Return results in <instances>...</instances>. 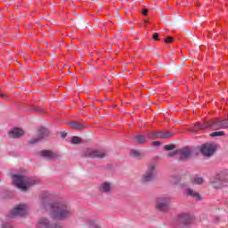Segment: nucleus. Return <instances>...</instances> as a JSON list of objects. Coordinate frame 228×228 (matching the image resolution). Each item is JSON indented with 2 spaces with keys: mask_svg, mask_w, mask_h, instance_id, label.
<instances>
[{
  "mask_svg": "<svg viewBox=\"0 0 228 228\" xmlns=\"http://www.w3.org/2000/svg\"><path fill=\"white\" fill-rule=\"evenodd\" d=\"M50 206V215L53 220H67L72 215V208L67 201H58Z\"/></svg>",
  "mask_w": 228,
  "mask_h": 228,
  "instance_id": "1",
  "label": "nucleus"
},
{
  "mask_svg": "<svg viewBox=\"0 0 228 228\" xmlns=\"http://www.w3.org/2000/svg\"><path fill=\"white\" fill-rule=\"evenodd\" d=\"M12 179V184L20 191H28L32 186L38 184V179L31 178L22 174H14Z\"/></svg>",
  "mask_w": 228,
  "mask_h": 228,
  "instance_id": "2",
  "label": "nucleus"
},
{
  "mask_svg": "<svg viewBox=\"0 0 228 228\" xmlns=\"http://www.w3.org/2000/svg\"><path fill=\"white\" fill-rule=\"evenodd\" d=\"M209 184L214 190L228 188V169L225 167L217 169L215 175L210 178Z\"/></svg>",
  "mask_w": 228,
  "mask_h": 228,
  "instance_id": "3",
  "label": "nucleus"
},
{
  "mask_svg": "<svg viewBox=\"0 0 228 228\" xmlns=\"http://www.w3.org/2000/svg\"><path fill=\"white\" fill-rule=\"evenodd\" d=\"M193 222V217L190 214H179L172 221V227H184L190 225Z\"/></svg>",
  "mask_w": 228,
  "mask_h": 228,
  "instance_id": "4",
  "label": "nucleus"
},
{
  "mask_svg": "<svg viewBox=\"0 0 228 228\" xmlns=\"http://www.w3.org/2000/svg\"><path fill=\"white\" fill-rule=\"evenodd\" d=\"M200 154V147L193 148L192 151L190 148H182L176 151L177 159L182 161L191 158V156H199Z\"/></svg>",
  "mask_w": 228,
  "mask_h": 228,
  "instance_id": "5",
  "label": "nucleus"
},
{
  "mask_svg": "<svg viewBox=\"0 0 228 228\" xmlns=\"http://www.w3.org/2000/svg\"><path fill=\"white\" fill-rule=\"evenodd\" d=\"M170 196L163 195L157 198L155 208L158 211L165 213L167 209L170 208Z\"/></svg>",
  "mask_w": 228,
  "mask_h": 228,
  "instance_id": "6",
  "label": "nucleus"
},
{
  "mask_svg": "<svg viewBox=\"0 0 228 228\" xmlns=\"http://www.w3.org/2000/svg\"><path fill=\"white\" fill-rule=\"evenodd\" d=\"M28 213H29V205L21 203L14 207V209L10 213V216L11 218H17V216H26Z\"/></svg>",
  "mask_w": 228,
  "mask_h": 228,
  "instance_id": "7",
  "label": "nucleus"
},
{
  "mask_svg": "<svg viewBox=\"0 0 228 228\" xmlns=\"http://www.w3.org/2000/svg\"><path fill=\"white\" fill-rule=\"evenodd\" d=\"M84 158H97L98 159H102L106 158V151L104 150H94L86 149L82 152Z\"/></svg>",
  "mask_w": 228,
  "mask_h": 228,
  "instance_id": "8",
  "label": "nucleus"
},
{
  "mask_svg": "<svg viewBox=\"0 0 228 228\" xmlns=\"http://www.w3.org/2000/svg\"><path fill=\"white\" fill-rule=\"evenodd\" d=\"M156 165L150 164L148 166V169L146 170L145 174L142 175V183H151L156 177Z\"/></svg>",
  "mask_w": 228,
  "mask_h": 228,
  "instance_id": "9",
  "label": "nucleus"
},
{
  "mask_svg": "<svg viewBox=\"0 0 228 228\" xmlns=\"http://www.w3.org/2000/svg\"><path fill=\"white\" fill-rule=\"evenodd\" d=\"M200 152L205 156V158H211L216 152V145L214 143H207L202 145L200 148Z\"/></svg>",
  "mask_w": 228,
  "mask_h": 228,
  "instance_id": "10",
  "label": "nucleus"
},
{
  "mask_svg": "<svg viewBox=\"0 0 228 228\" xmlns=\"http://www.w3.org/2000/svg\"><path fill=\"white\" fill-rule=\"evenodd\" d=\"M49 136V130L45 127H41L39 129V133L37 137H34L28 141V143L31 145H35V143H38L40 140H43V138H47Z\"/></svg>",
  "mask_w": 228,
  "mask_h": 228,
  "instance_id": "11",
  "label": "nucleus"
},
{
  "mask_svg": "<svg viewBox=\"0 0 228 228\" xmlns=\"http://www.w3.org/2000/svg\"><path fill=\"white\" fill-rule=\"evenodd\" d=\"M174 134L172 132L165 131V132H151L148 134L147 138L148 140H154V138H172Z\"/></svg>",
  "mask_w": 228,
  "mask_h": 228,
  "instance_id": "12",
  "label": "nucleus"
},
{
  "mask_svg": "<svg viewBox=\"0 0 228 228\" xmlns=\"http://www.w3.org/2000/svg\"><path fill=\"white\" fill-rule=\"evenodd\" d=\"M53 224H51V220L47 217H41L37 220L36 224V228H51Z\"/></svg>",
  "mask_w": 228,
  "mask_h": 228,
  "instance_id": "13",
  "label": "nucleus"
},
{
  "mask_svg": "<svg viewBox=\"0 0 228 228\" xmlns=\"http://www.w3.org/2000/svg\"><path fill=\"white\" fill-rule=\"evenodd\" d=\"M9 138H20V136H24V130L20 128H13L8 133Z\"/></svg>",
  "mask_w": 228,
  "mask_h": 228,
  "instance_id": "14",
  "label": "nucleus"
},
{
  "mask_svg": "<svg viewBox=\"0 0 228 228\" xmlns=\"http://www.w3.org/2000/svg\"><path fill=\"white\" fill-rule=\"evenodd\" d=\"M111 190H112V185H111V183L110 182H103L99 186V191L102 193H110Z\"/></svg>",
  "mask_w": 228,
  "mask_h": 228,
  "instance_id": "15",
  "label": "nucleus"
},
{
  "mask_svg": "<svg viewBox=\"0 0 228 228\" xmlns=\"http://www.w3.org/2000/svg\"><path fill=\"white\" fill-rule=\"evenodd\" d=\"M184 193L187 194L189 197H192V199H196V200H200V194L191 189H185Z\"/></svg>",
  "mask_w": 228,
  "mask_h": 228,
  "instance_id": "16",
  "label": "nucleus"
},
{
  "mask_svg": "<svg viewBox=\"0 0 228 228\" xmlns=\"http://www.w3.org/2000/svg\"><path fill=\"white\" fill-rule=\"evenodd\" d=\"M40 154L43 158H46L47 159H53V158H56V154L49 150L41 151Z\"/></svg>",
  "mask_w": 228,
  "mask_h": 228,
  "instance_id": "17",
  "label": "nucleus"
},
{
  "mask_svg": "<svg viewBox=\"0 0 228 228\" xmlns=\"http://www.w3.org/2000/svg\"><path fill=\"white\" fill-rule=\"evenodd\" d=\"M49 199H51V195L45 193L43 194V196L41 197V200L39 201L40 207L41 208H47V205L49 203H47V200H49Z\"/></svg>",
  "mask_w": 228,
  "mask_h": 228,
  "instance_id": "18",
  "label": "nucleus"
},
{
  "mask_svg": "<svg viewBox=\"0 0 228 228\" xmlns=\"http://www.w3.org/2000/svg\"><path fill=\"white\" fill-rule=\"evenodd\" d=\"M134 140L135 142V143H145V142H147V137L143 134H136L134 136Z\"/></svg>",
  "mask_w": 228,
  "mask_h": 228,
  "instance_id": "19",
  "label": "nucleus"
},
{
  "mask_svg": "<svg viewBox=\"0 0 228 228\" xmlns=\"http://www.w3.org/2000/svg\"><path fill=\"white\" fill-rule=\"evenodd\" d=\"M190 181H191V184H192L193 186L197 184H200V175H194L191 177Z\"/></svg>",
  "mask_w": 228,
  "mask_h": 228,
  "instance_id": "20",
  "label": "nucleus"
},
{
  "mask_svg": "<svg viewBox=\"0 0 228 228\" xmlns=\"http://www.w3.org/2000/svg\"><path fill=\"white\" fill-rule=\"evenodd\" d=\"M130 155L132 156V158L140 159V158H142L143 153H142L140 151H137V150H132L130 151Z\"/></svg>",
  "mask_w": 228,
  "mask_h": 228,
  "instance_id": "21",
  "label": "nucleus"
},
{
  "mask_svg": "<svg viewBox=\"0 0 228 228\" xmlns=\"http://www.w3.org/2000/svg\"><path fill=\"white\" fill-rule=\"evenodd\" d=\"M69 125L70 127H72V129H83V124L77 123L76 121H71L69 123Z\"/></svg>",
  "mask_w": 228,
  "mask_h": 228,
  "instance_id": "22",
  "label": "nucleus"
},
{
  "mask_svg": "<svg viewBox=\"0 0 228 228\" xmlns=\"http://www.w3.org/2000/svg\"><path fill=\"white\" fill-rule=\"evenodd\" d=\"M180 181H181V176H179V175H174L171 178V183L173 184H179Z\"/></svg>",
  "mask_w": 228,
  "mask_h": 228,
  "instance_id": "23",
  "label": "nucleus"
},
{
  "mask_svg": "<svg viewBox=\"0 0 228 228\" xmlns=\"http://www.w3.org/2000/svg\"><path fill=\"white\" fill-rule=\"evenodd\" d=\"M225 134V133H224V131H219V132H213L210 134V136H212V138H215L216 136H224Z\"/></svg>",
  "mask_w": 228,
  "mask_h": 228,
  "instance_id": "24",
  "label": "nucleus"
},
{
  "mask_svg": "<svg viewBox=\"0 0 228 228\" xmlns=\"http://www.w3.org/2000/svg\"><path fill=\"white\" fill-rule=\"evenodd\" d=\"M71 143H73V144L81 143V138H79L77 136H73L71 138Z\"/></svg>",
  "mask_w": 228,
  "mask_h": 228,
  "instance_id": "25",
  "label": "nucleus"
},
{
  "mask_svg": "<svg viewBox=\"0 0 228 228\" xmlns=\"http://www.w3.org/2000/svg\"><path fill=\"white\" fill-rule=\"evenodd\" d=\"M200 130V125L199 123H197L194 126H192L191 131L193 133H197V131Z\"/></svg>",
  "mask_w": 228,
  "mask_h": 228,
  "instance_id": "26",
  "label": "nucleus"
},
{
  "mask_svg": "<svg viewBox=\"0 0 228 228\" xmlns=\"http://www.w3.org/2000/svg\"><path fill=\"white\" fill-rule=\"evenodd\" d=\"M165 151H174V144H168L164 146Z\"/></svg>",
  "mask_w": 228,
  "mask_h": 228,
  "instance_id": "27",
  "label": "nucleus"
},
{
  "mask_svg": "<svg viewBox=\"0 0 228 228\" xmlns=\"http://www.w3.org/2000/svg\"><path fill=\"white\" fill-rule=\"evenodd\" d=\"M165 42H166V44H172V42H174V38L168 37H167V38L165 39Z\"/></svg>",
  "mask_w": 228,
  "mask_h": 228,
  "instance_id": "28",
  "label": "nucleus"
},
{
  "mask_svg": "<svg viewBox=\"0 0 228 228\" xmlns=\"http://www.w3.org/2000/svg\"><path fill=\"white\" fill-rule=\"evenodd\" d=\"M168 156H169V158H174V156H176V158H177V151H170V152L168 153Z\"/></svg>",
  "mask_w": 228,
  "mask_h": 228,
  "instance_id": "29",
  "label": "nucleus"
},
{
  "mask_svg": "<svg viewBox=\"0 0 228 228\" xmlns=\"http://www.w3.org/2000/svg\"><path fill=\"white\" fill-rule=\"evenodd\" d=\"M2 228H13L10 224L4 223L2 224Z\"/></svg>",
  "mask_w": 228,
  "mask_h": 228,
  "instance_id": "30",
  "label": "nucleus"
},
{
  "mask_svg": "<svg viewBox=\"0 0 228 228\" xmlns=\"http://www.w3.org/2000/svg\"><path fill=\"white\" fill-rule=\"evenodd\" d=\"M153 40H159V34L154 33L153 34Z\"/></svg>",
  "mask_w": 228,
  "mask_h": 228,
  "instance_id": "31",
  "label": "nucleus"
},
{
  "mask_svg": "<svg viewBox=\"0 0 228 228\" xmlns=\"http://www.w3.org/2000/svg\"><path fill=\"white\" fill-rule=\"evenodd\" d=\"M152 145H154L155 147H159V145H160L159 141H155L152 142Z\"/></svg>",
  "mask_w": 228,
  "mask_h": 228,
  "instance_id": "32",
  "label": "nucleus"
},
{
  "mask_svg": "<svg viewBox=\"0 0 228 228\" xmlns=\"http://www.w3.org/2000/svg\"><path fill=\"white\" fill-rule=\"evenodd\" d=\"M147 13H149L147 9L142 10V15H147Z\"/></svg>",
  "mask_w": 228,
  "mask_h": 228,
  "instance_id": "33",
  "label": "nucleus"
},
{
  "mask_svg": "<svg viewBox=\"0 0 228 228\" xmlns=\"http://www.w3.org/2000/svg\"><path fill=\"white\" fill-rule=\"evenodd\" d=\"M67 137V133H62L61 134V138H66Z\"/></svg>",
  "mask_w": 228,
  "mask_h": 228,
  "instance_id": "34",
  "label": "nucleus"
},
{
  "mask_svg": "<svg viewBox=\"0 0 228 228\" xmlns=\"http://www.w3.org/2000/svg\"><path fill=\"white\" fill-rule=\"evenodd\" d=\"M144 24H149V20H144Z\"/></svg>",
  "mask_w": 228,
  "mask_h": 228,
  "instance_id": "35",
  "label": "nucleus"
},
{
  "mask_svg": "<svg viewBox=\"0 0 228 228\" xmlns=\"http://www.w3.org/2000/svg\"><path fill=\"white\" fill-rule=\"evenodd\" d=\"M0 97H4V94L0 93Z\"/></svg>",
  "mask_w": 228,
  "mask_h": 228,
  "instance_id": "36",
  "label": "nucleus"
},
{
  "mask_svg": "<svg viewBox=\"0 0 228 228\" xmlns=\"http://www.w3.org/2000/svg\"><path fill=\"white\" fill-rule=\"evenodd\" d=\"M200 182L202 183V178H200Z\"/></svg>",
  "mask_w": 228,
  "mask_h": 228,
  "instance_id": "37",
  "label": "nucleus"
}]
</instances>
